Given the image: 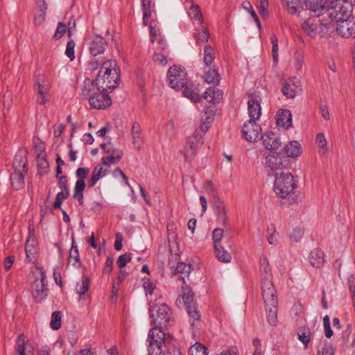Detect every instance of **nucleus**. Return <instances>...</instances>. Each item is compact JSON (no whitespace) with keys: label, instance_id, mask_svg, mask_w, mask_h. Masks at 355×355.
<instances>
[{"label":"nucleus","instance_id":"obj_14","mask_svg":"<svg viewBox=\"0 0 355 355\" xmlns=\"http://www.w3.org/2000/svg\"><path fill=\"white\" fill-rule=\"evenodd\" d=\"M45 272L43 268L40 270V279L34 282L35 290L33 293V297L37 302H41L47 295V289L45 284Z\"/></svg>","mask_w":355,"mask_h":355},{"label":"nucleus","instance_id":"obj_35","mask_svg":"<svg viewBox=\"0 0 355 355\" xmlns=\"http://www.w3.org/2000/svg\"><path fill=\"white\" fill-rule=\"evenodd\" d=\"M304 3L313 12L322 11L325 9L327 0H305Z\"/></svg>","mask_w":355,"mask_h":355},{"label":"nucleus","instance_id":"obj_7","mask_svg":"<svg viewBox=\"0 0 355 355\" xmlns=\"http://www.w3.org/2000/svg\"><path fill=\"white\" fill-rule=\"evenodd\" d=\"M182 298L189 317L194 320H199L201 315L198 310L197 304L193 302V292L190 287L186 285L185 282H183L182 286Z\"/></svg>","mask_w":355,"mask_h":355},{"label":"nucleus","instance_id":"obj_12","mask_svg":"<svg viewBox=\"0 0 355 355\" xmlns=\"http://www.w3.org/2000/svg\"><path fill=\"white\" fill-rule=\"evenodd\" d=\"M266 164L272 171L282 170L289 166L290 159L282 153H272L267 156Z\"/></svg>","mask_w":355,"mask_h":355},{"label":"nucleus","instance_id":"obj_11","mask_svg":"<svg viewBox=\"0 0 355 355\" xmlns=\"http://www.w3.org/2000/svg\"><path fill=\"white\" fill-rule=\"evenodd\" d=\"M336 31L343 37H355V17L351 16L337 22Z\"/></svg>","mask_w":355,"mask_h":355},{"label":"nucleus","instance_id":"obj_54","mask_svg":"<svg viewBox=\"0 0 355 355\" xmlns=\"http://www.w3.org/2000/svg\"><path fill=\"white\" fill-rule=\"evenodd\" d=\"M76 44L73 40H69L67 44V48L65 50L66 55L69 58L70 60L72 61L75 58V48Z\"/></svg>","mask_w":355,"mask_h":355},{"label":"nucleus","instance_id":"obj_20","mask_svg":"<svg viewBox=\"0 0 355 355\" xmlns=\"http://www.w3.org/2000/svg\"><path fill=\"white\" fill-rule=\"evenodd\" d=\"M277 125L279 128L288 129L292 125V114L290 110H283L276 114Z\"/></svg>","mask_w":355,"mask_h":355},{"label":"nucleus","instance_id":"obj_34","mask_svg":"<svg viewBox=\"0 0 355 355\" xmlns=\"http://www.w3.org/2000/svg\"><path fill=\"white\" fill-rule=\"evenodd\" d=\"M298 339L303 343L304 349H307L308 345L311 341V332L309 327H302L297 331Z\"/></svg>","mask_w":355,"mask_h":355},{"label":"nucleus","instance_id":"obj_2","mask_svg":"<svg viewBox=\"0 0 355 355\" xmlns=\"http://www.w3.org/2000/svg\"><path fill=\"white\" fill-rule=\"evenodd\" d=\"M81 93L83 96L88 98L92 108L105 109L112 104V99L108 94L110 92L97 91L94 80L89 78L85 79L83 82Z\"/></svg>","mask_w":355,"mask_h":355},{"label":"nucleus","instance_id":"obj_44","mask_svg":"<svg viewBox=\"0 0 355 355\" xmlns=\"http://www.w3.org/2000/svg\"><path fill=\"white\" fill-rule=\"evenodd\" d=\"M62 313L59 311L53 312L50 326L53 330H58L61 327Z\"/></svg>","mask_w":355,"mask_h":355},{"label":"nucleus","instance_id":"obj_56","mask_svg":"<svg viewBox=\"0 0 355 355\" xmlns=\"http://www.w3.org/2000/svg\"><path fill=\"white\" fill-rule=\"evenodd\" d=\"M268 232V241L270 244L276 245L277 243V240L276 239L275 233L276 229L274 225H270V226L267 230Z\"/></svg>","mask_w":355,"mask_h":355},{"label":"nucleus","instance_id":"obj_17","mask_svg":"<svg viewBox=\"0 0 355 355\" xmlns=\"http://www.w3.org/2000/svg\"><path fill=\"white\" fill-rule=\"evenodd\" d=\"M27 151L24 149H19L15 154L12 167L15 171H28V160L26 158Z\"/></svg>","mask_w":355,"mask_h":355},{"label":"nucleus","instance_id":"obj_64","mask_svg":"<svg viewBox=\"0 0 355 355\" xmlns=\"http://www.w3.org/2000/svg\"><path fill=\"white\" fill-rule=\"evenodd\" d=\"M348 284L349 292L352 295V300H355V277L353 275H350L348 278Z\"/></svg>","mask_w":355,"mask_h":355},{"label":"nucleus","instance_id":"obj_13","mask_svg":"<svg viewBox=\"0 0 355 355\" xmlns=\"http://www.w3.org/2000/svg\"><path fill=\"white\" fill-rule=\"evenodd\" d=\"M261 128L256 121H248L243 124L241 132L248 141H255L259 138Z\"/></svg>","mask_w":355,"mask_h":355},{"label":"nucleus","instance_id":"obj_31","mask_svg":"<svg viewBox=\"0 0 355 355\" xmlns=\"http://www.w3.org/2000/svg\"><path fill=\"white\" fill-rule=\"evenodd\" d=\"M132 144L135 148L139 149L142 144L141 128L137 122H134L130 131Z\"/></svg>","mask_w":355,"mask_h":355},{"label":"nucleus","instance_id":"obj_43","mask_svg":"<svg viewBox=\"0 0 355 355\" xmlns=\"http://www.w3.org/2000/svg\"><path fill=\"white\" fill-rule=\"evenodd\" d=\"M215 59V52L210 45H205L204 47L203 60L206 66H209Z\"/></svg>","mask_w":355,"mask_h":355},{"label":"nucleus","instance_id":"obj_10","mask_svg":"<svg viewBox=\"0 0 355 355\" xmlns=\"http://www.w3.org/2000/svg\"><path fill=\"white\" fill-rule=\"evenodd\" d=\"M261 291L265 306L277 304V297L272 279L261 280Z\"/></svg>","mask_w":355,"mask_h":355},{"label":"nucleus","instance_id":"obj_50","mask_svg":"<svg viewBox=\"0 0 355 355\" xmlns=\"http://www.w3.org/2000/svg\"><path fill=\"white\" fill-rule=\"evenodd\" d=\"M315 143L320 148L319 152L324 154L327 151V142L323 133H318L316 136Z\"/></svg>","mask_w":355,"mask_h":355},{"label":"nucleus","instance_id":"obj_23","mask_svg":"<svg viewBox=\"0 0 355 355\" xmlns=\"http://www.w3.org/2000/svg\"><path fill=\"white\" fill-rule=\"evenodd\" d=\"M282 3L290 15H299L303 10L302 0H282Z\"/></svg>","mask_w":355,"mask_h":355},{"label":"nucleus","instance_id":"obj_15","mask_svg":"<svg viewBox=\"0 0 355 355\" xmlns=\"http://www.w3.org/2000/svg\"><path fill=\"white\" fill-rule=\"evenodd\" d=\"M200 142L199 133L195 132L191 136L187 139L186 150L184 153V158L187 162H191L195 152L197 150Z\"/></svg>","mask_w":355,"mask_h":355},{"label":"nucleus","instance_id":"obj_33","mask_svg":"<svg viewBox=\"0 0 355 355\" xmlns=\"http://www.w3.org/2000/svg\"><path fill=\"white\" fill-rule=\"evenodd\" d=\"M183 89V94L185 97L191 99L193 102L200 101V96L197 92V88L194 85H188L185 83Z\"/></svg>","mask_w":355,"mask_h":355},{"label":"nucleus","instance_id":"obj_51","mask_svg":"<svg viewBox=\"0 0 355 355\" xmlns=\"http://www.w3.org/2000/svg\"><path fill=\"white\" fill-rule=\"evenodd\" d=\"M69 196V191H60L58 193L55 197V200L53 205L54 209H60L62 201L67 199Z\"/></svg>","mask_w":355,"mask_h":355},{"label":"nucleus","instance_id":"obj_9","mask_svg":"<svg viewBox=\"0 0 355 355\" xmlns=\"http://www.w3.org/2000/svg\"><path fill=\"white\" fill-rule=\"evenodd\" d=\"M187 73L181 67L176 65L169 68L167 77L169 86L176 90L183 88Z\"/></svg>","mask_w":355,"mask_h":355},{"label":"nucleus","instance_id":"obj_52","mask_svg":"<svg viewBox=\"0 0 355 355\" xmlns=\"http://www.w3.org/2000/svg\"><path fill=\"white\" fill-rule=\"evenodd\" d=\"M132 259V254L130 252H126L123 254H121L119 257L116 264L120 268V269H122L124 268L128 263H129Z\"/></svg>","mask_w":355,"mask_h":355},{"label":"nucleus","instance_id":"obj_8","mask_svg":"<svg viewBox=\"0 0 355 355\" xmlns=\"http://www.w3.org/2000/svg\"><path fill=\"white\" fill-rule=\"evenodd\" d=\"M36 102L40 105H45L50 98V85L42 77L37 76L33 86Z\"/></svg>","mask_w":355,"mask_h":355},{"label":"nucleus","instance_id":"obj_45","mask_svg":"<svg viewBox=\"0 0 355 355\" xmlns=\"http://www.w3.org/2000/svg\"><path fill=\"white\" fill-rule=\"evenodd\" d=\"M205 80L209 84L218 83L220 75L216 69H209L205 74Z\"/></svg>","mask_w":355,"mask_h":355},{"label":"nucleus","instance_id":"obj_47","mask_svg":"<svg viewBox=\"0 0 355 355\" xmlns=\"http://www.w3.org/2000/svg\"><path fill=\"white\" fill-rule=\"evenodd\" d=\"M37 165L38 168V173L40 175H44L47 173L49 163L44 157L40 155L37 156Z\"/></svg>","mask_w":355,"mask_h":355},{"label":"nucleus","instance_id":"obj_63","mask_svg":"<svg viewBox=\"0 0 355 355\" xmlns=\"http://www.w3.org/2000/svg\"><path fill=\"white\" fill-rule=\"evenodd\" d=\"M89 173V169L88 168L85 167H80L77 168L76 171V175L78 178V180H85V179L87 178Z\"/></svg>","mask_w":355,"mask_h":355},{"label":"nucleus","instance_id":"obj_40","mask_svg":"<svg viewBox=\"0 0 355 355\" xmlns=\"http://www.w3.org/2000/svg\"><path fill=\"white\" fill-rule=\"evenodd\" d=\"M69 263H71L72 266L77 268H80L81 265L78 247L74 245L73 241L69 252Z\"/></svg>","mask_w":355,"mask_h":355},{"label":"nucleus","instance_id":"obj_37","mask_svg":"<svg viewBox=\"0 0 355 355\" xmlns=\"http://www.w3.org/2000/svg\"><path fill=\"white\" fill-rule=\"evenodd\" d=\"M260 272L261 273L262 279H272L271 269L269 267V263L266 256L260 257Z\"/></svg>","mask_w":355,"mask_h":355},{"label":"nucleus","instance_id":"obj_36","mask_svg":"<svg viewBox=\"0 0 355 355\" xmlns=\"http://www.w3.org/2000/svg\"><path fill=\"white\" fill-rule=\"evenodd\" d=\"M266 311L267 313V319L268 323L271 326H276L278 322L277 319V304H273L270 306H265Z\"/></svg>","mask_w":355,"mask_h":355},{"label":"nucleus","instance_id":"obj_29","mask_svg":"<svg viewBox=\"0 0 355 355\" xmlns=\"http://www.w3.org/2000/svg\"><path fill=\"white\" fill-rule=\"evenodd\" d=\"M108 171V169H104L103 166L97 165L94 168L91 178L88 181V187L92 188L101 178L107 174Z\"/></svg>","mask_w":355,"mask_h":355},{"label":"nucleus","instance_id":"obj_58","mask_svg":"<svg viewBox=\"0 0 355 355\" xmlns=\"http://www.w3.org/2000/svg\"><path fill=\"white\" fill-rule=\"evenodd\" d=\"M143 287L146 291V295H151L155 289V284L153 282L148 279L146 280H144Z\"/></svg>","mask_w":355,"mask_h":355},{"label":"nucleus","instance_id":"obj_57","mask_svg":"<svg viewBox=\"0 0 355 355\" xmlns=\"http://www.w3.org/2000/svg\"><path fill=\"white\" fill-rule=\"evenodd\" d=\"M304 234V230L300 227H295L292 234L290 236V238L293 242H298L302 239Z\"/></svg>","mask_w":355,"mask_h":355},{"label":"nucleus","instance_id":"obj_25","mask_svg":"<svg viewBox=\"0 0 355 355\" xmlns=\"http://www.w3.org/2000/svg\"><path fill=\"white\" fill-rule=\"evenodd\" d=\"M26 260L29 263H35L37 261V247L36 241L34 239H28L25 246Z\"/></svg>","mask_w":355,"mask_h":355},{"label":"nucleus","instance_id":"obj_38","mask_svg":"<svg viewBox=\"0 0 355 355\" xmlns=\"http://www.w3.org/2000/svg\"><path fill=\"white\" fill-rule=\"evenodd\" d=\"M189 16L191 19L196 21L199 23V25L202 24L203 17L200 6L197 4H191L188 12Z\"/></svg>","mask_w":355,"mask_h":355},{"label":"nucleus","instance_id":"obj_32","mask_svg":"<svg viewBox=\"0 0 355 355\" xmlns=\"http://www.w3.org/2000/svg\"><path fill=\"white\" fill-rule=\"evenodd\" d=\"M110 153V156H103L102 157L101 163L103 165L109 166L110 164H116L122 158L123 153L119 150L114 149Z\"/></svg>","mask_w":355,"mask_h":355},{"label":"nucleus","instance_id":"obj_21","mask_svg":"<svg viewBox=\"0 0 355 355\" xmlns=\"http://www.w3.org/2000/svg\"><path fill=\"white\" fill-rule=\"evenodd\" d=\"M37 12L34 17L35 24L40 25L45 21L48 5L45 0H36Z\"/></svg>","mask_w":355,"mask_h":355},{"label":"nucleus","instance_id":"obj_16","mask_svg":"<svg viewBox=\"0 0 355 355\" xmlns=\"http://www.w3.org/2000/svg\"><path fill=\"white\" fill-rule=\"evenodd\" d=\"M168 265L173 270L174 275H180L178 279L182 282H185V277H189L191 271V266L190 264H187L184 262H178L175 265V263L171 261V258L168 259Z\"/></svg>","mask_w":355,"mask_h":355},{"label":"nucleus","instance_id":"obj_42","mask_svg":"<svg viewBox=\"0 0 355 355\" xmlns=\"http://www.w3.org/2000/svg\"><path fill=\"white\" fill-rule=\"evenodd\" d=\"M214 250L216 256L219 261L225 263L230 262L231 261L232 257L230 254L220 245L216 248H214Z\"/></svg>","mask_w":355,"mask_h":355},{"label":"nucleus","instance_id":"obj_19","mask_svg":"<svg viewBox=\"0 0 355 355\" xmlns=\"http://www.w3.org/2000/svg\"><path fill=\"white\" fill-rule=\"evenodd\" d=\"M106 44V42L103 37L96 36L89 44V49L90 53L94 57L103 53L105 50Z\"/></svg>","mask_w":355,"mask_h":355},{"label":"nucleus","instance_id":"obj_39","mask_svg":"<svg viewBox=\"0 0 355 355\" xmlns=\"http://www.w3.org/2000/svg\"><path fill=\"white\" fill-rule=\"evenodd\" d=\"M282 92L288 98H294L296 96V85L291 80L283 83Z\"/></svg>","mask_w":355,"mask_h":355},{"label":"nucleus","instance_id":"obj_61","mask_svg":"<svg viewBox=\"0 0 355 355\" xmlns=\"http://www.w3.org/2000/svg\"><path fill=\"white\" fill-rule=\"evenodd\" d=\"M114 259L112 257H108L106 259L105 266L103 268V272L105 275H109L112 271Z\"/></svg>","mask_w":355,"mask_h":355},{"label":"nucleus","instance_id":"obj_62","mask_svg":"<svg viewBox=\"0 0 355 355\" xmlns=\"http://www.w3.org/2000/svg\"><path fill=\"white\" fill-rule=\"evenodd\" d=\"M291 315H295L297 318L296 320H298V318H302L303 316V308L301 304H295L291 309Z\"/></svg>","mask_w":355,"mask_h":355},{"label":"nucleus","instance_id":"obj_6","mask_svg":"<svg viewBox=\"0 0 355 355\" xmlns=\"http://www.w3.org/2000/svg\"><path fill=\"white\" fill-rule=\"evenodd\" d=\"M353 6L348 0H334L331 3V8L327 15L334 17V19L338 22L352 15Z\"/></svg>","mask_w":355,"mask_h":355},{"label":"nucleus","instance_id":"obj_41","mask_svg":"<svg viewBox=\"0 0 355 355\" xmlns=\"http://www.w3.org/2000/svg\"><path fill=\"white\" fill-rule=\"evenodd\" d=\"M195 35L198 42H207L209 37L208 29L202 24L196 27Z\"/></svg>","mask_w":355,"mask_h":355},{"label":"nucleus","instance_id":"obj_59","mask_svg":"<svg viewBox=\"0 0 355 355\" xmlns=\"http://www.w3.org/2000/svg\"><path fill=\"white\" fill-rule=\"evenodd\" d=\"M89 279L87 277H83L82 279V284L78 288V293L81 295H84L89 289Z\"/></svg>","mask_w":355,"mask_h":355},{"label":"nucleus","instance_id":"obj_26","mask_svg":"<svg viewBox=\"0 0 355 355\" xmlns=\"http://www.w3.org/2000/svg\"><path fill=\"white\" fill-rule=\"evenodd\" d=\"M248 114L250 118V121H257L261 116V105L257 99H251L248 102Z\"/></svg>","mask_w":355,"mask_h":355},{"label":"nucleus","instance_id":"obj_22","mask_svg":"<svg viewBox=\"0 0 355 355\" xmlns=\"http://www.w3.org/2000/svg\"><path fill=\"white\" fill-rule=\"evenodd\" d=\"M283 152L287 158L297 157L302 153L301 145L297 141H291L284 146Z\"/></svg>","mask_w":355,"mask_h":355},{"label":"nucleus","instance_id":"obj_55","mask_svg":"<svg viewBox=\"0 0 355 355\" xmlns=\"http://www.w3.org/2000/svg\"><path fill=\"white\" fill-rule=\"evenodd\" d=\"M67 26L63 22H59L53 38L55 40L60 39L66 33Z\"/></svg>","mask_w":355,"mask_h":355},{"label":"nucleus","instance_id":"obj_3","mask_svg":"<svg viewBox=\"0 0 355 355\" xmlns=\"http://www.w3.org/2000/svg\"><path fill=\"white\" fill-rule=\"evenodd\" d=\"M297 188V181L290 173L275 175L274 191L282 198H286Z\"/></svg>","mask_w":355,"mask_h":355},{"label":"nucleus","instance_id":"obj_18","mask_svg":"<svg viewBox=\"0 0 355 355\" xmlns=\"http://www.w3.org/2000/svg\"><path fill=\"white\" fill-rule=\"evenodd\" d=\"M262 143L267 150H275L281 146L280 138L273 132H267L262 137Z\"/></svg>","mask_w":355,"mask_h":355},{"label":"nucleus","instance_id":"obj_27","mask_svg":"<svg viewBox=\"0 0 355 355\" xmlns=\"http://www.w3.org/2000/svg\"><path fill=\"white\" fill-rule=\"evenodd\" d=\"M317 18L309 17L304 20L301 25L304 32L311 37H315L317 34Z\"/></svg>","mask_w":355,"mask_h":355},{"label":"nucleus","instance_id":"obj_5","mask_svg":"<svg viewBox=\"0 0 355 355\" xmlns=\"http://www.w3.org/2000/svg\"><path fill=\"white\" fill-rule=\"evenodd\" d=\"M163 328L155 326L150 329L148 336V349H158L164 351V348L172 342L173 337L171 334L164 333L162 329Z\"/></svg>","mask_w":355,"mask_h":355},{"label":"nucleus","instance_id":"obj_60","mask_svg":"<svg viewBox=\"0 0 355 355\" xmlns=\"http://www.w3.org/2000/svg\"><path fill=\"white\" fill-rule=\"evenodd\" d=\"M105 61H103V60L100 59V58L94 56L89 62V69L92 71L96 70L99 66L102 67V64Z\"/></svg>","mask_w":355,"mask_h":355},{"label":"nucleus","instance_id":"obj_24","mask_svg":"<svg viewBox=\"0 0 355 355\" xmlns=\"http://www.w3.org/2000/svg\"><path fill=\"white\" fill-rule=\"evenodd\" d=\"M223 93L222 90L216 87L208 88L202 94V97L209 103H218L222 99Z\"/></svg>","mask_w":355,"mask_h":355},{"label":"nucleus","instance_id":"obj_46","mask_svg":"<svg viewBox=\"0 0 355 355\" xmlns=\"http://www.w3.org/2000/svg\"><path fill=\"white\" fill-rule=\"evenodd\" d=\"M190 355H208L207 349L199 343H196L189 349Z\"/></svg>","mask_w":355,"mask_h":355},{"label":"nucleus","instance_id":"obj_28","mask_svg":"<svg viewBox=\"0 0 355 355\" xmlns=\"http://www.w3.org/2000/svg\"><path fill=\"white\" fill-rule=\"evenodd\" d=\"M309 262L315 268H321L324 262V252L320 249H314L310 253Z\"/></svg>","mask_w":355,"mask_h":355},{"label":"nucleus","instance_id":"obj_4","mask_svg":"<svg viewBox=\"0 0 355 355\" xmlns=\"http://www.w3.org/2000/svg\"><path fill=\"white\" fill-rule=\"evenodd\" d=\"M149 312L151 323L156 327H167L173 320L171 309L164 303L150 307Z\"/></svg>","mask_w":355,"mask_h":355},{"label":"nucleus","instance_id":"obj_53","mask_svg":"<svg viewBox=\"0 0 355 355\" xmlns=\"http://www.w3.org/2000/svg\"><path fill=\"white\" fill-rule=\"evenodd\" d=\"M223 236V230L221 228H216L214 230L212 234V239L214 241V247L216 248L220 245V242Z\"/></svg>","mask_w":355,"mask_h":355},{"label":"nucleus","instance_id":"obj_49","mask_svg":"<svg viewBox=\"0 0 355 355\" xmlns=\"http://www.w3.org/2000/svg\"><path fill=\"white\" fill-rule=\"evenodd\" d=\"M214 211L216 214L217 219L221 222L222 225L223 227H226L227 225V217L225 205H223L222 207H219L218 209H216Z\"/></svg>","mask_w":355,"mask_h":355},{"label":"nucleus","instance_id":"obj_1","mask_svg":"<svg viewBox=\"0 0 355 355\" xmlns=\"http://www.w3.org/2000/svg\"><path fill=\"white\" fill-rule=\"evenodd\" d=\"M120 80V69L114 60H106L94 80L97 91L112 92L119 85Z\"/></svg>","mask_w":355,"mask_h":355},{"label":"nucleus","instance_id":"obj_30","mask_svg":"<svg viewBox=\"0 0 355 355\" xmlns=\"http://www.w3.org/2000/svg\"><path fill=\"white\" fill-rule=\"evenodd\" d=\"M27 172L15 171L10 175V183L15 190H19L24 186V176Z\"/></svg>","mask_w":355,"mask_h":355},{"label":"nucleus","instance_id":"obj_48","mask_svg":"<svg viewBox=\"0 0 355 355\" xmlns=\"http://www.w3.org/2000/svg\"><path fill=\"white\" fill-rule=\"evenodd\" d=\"M271 43L272 44V55L274 65H277L278 63V39L275 35L271 36Z\"/></svg>","mask_w":355,"mask_h":355}]
</instances>
